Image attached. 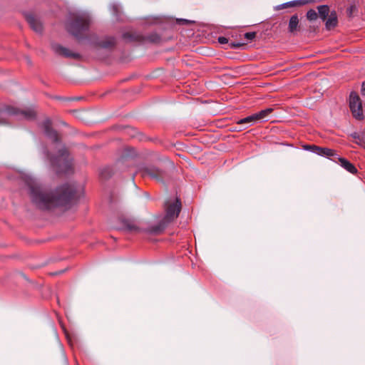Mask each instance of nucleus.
I'll return each mask as SVG.
<instances>
[{
	"instance_id": "obj_5",
	"label": "nucleus",
	"mask_w": 365,
	"mask_h": 365,
	"mask_svg": "<svg viewBox=\"0 0 365 365\" xmlns=\"http://www.w3.org/2000/svg\"><path fill=\"white\" fill-rule=\"evenodd\" d=\"M36 112L32 108L19 110L14 107L0 110V125L10 123L14 120H33L36 118Z\"/></svg>"
},
{
	"instance_id": "obj_16",
	"label": "nucleus",
	"mask_w": 365,
	"mask_h": 365,
	"mask_svg": "<svg viewBox=\"0 0 365 365\" xmlns=\"http://www.w3.org/2000/svg\"><path fill=\"white\" fill-rule=\"evenodd\" d=\"M25 18L30 27L36 33H41L43 26L40 21L32 14H26Z\"/></svg>"
},
{
	"instance_id": "obj_14",
	"label": "nucleus",
	"mask_w": 365,
	"mask_h": 365,
	"mask_svg": "<svg viewBox=\"0 0 365 365\" xmlns=\"http://www.w3.org/2000/svg\"><path fill=\"white\" fill-rule=\"evenodd\" d=\"M51 48L55 53L58 56L73 59H80L81 58V56L79 53L73 52L72 51L66 47H63L60 44H52Z\"/></svg>"
},
{
	"instance_id": "obj_23",
	"label": "nucleus",
	"mask_w": 365,
	"mask_h": 365,
	"mask_svg": "<svg viewBox=\"0 0 365 365\" xmlns=\"http://www.w3.org/2000/svg\"><path fill=\"white\" fill-rule=\"evenodd\" d=\"M113 175V172L111 168L106 167L103 168L100 172V176L102 179L107 180Z\"/></svg>"
},
{
	"instance_id": "obj_3",
	"label": "nucleus",
	"mask_w": 365,
	"mask_h": 365,
	"mask_svg": "<svg viewBox=\"0 0 365 365\" xmlns=\"http://www.w3.org/2000/svg\"><path fill=\"white\" fill-rule=\"evenodd\" d=\"M304 148L307 150H310L320 156L326 157L335 163H339L343 168L351 174H356L358 172L354 164L346 158L339 157L336 151L334 149L319 147L314 145H304Z\"/></svg>"
},
{
	"instance_id": "obj_19",
	"label": "nucleus",
	"mask_w": 365,
	"mask_h": 365,
	"mask_svg": "<svg viewBox=\"0 0 365 365\" xmlns=\"http://www.w3.org/2000/svg\"><path fill=\"white\" fill-rule=\"evenodd\" d=\"M338 24V19L337 16L335 11L331 12L329 14L328 19L326 21V29L327 30H331L334 28H335L337 26Z\"/></svg>"
},
{
	"instance_id": "obj_7",
	"label": "nucleus",
	"mask_w": 365,
	"mask_h": 365,
	"mask_svg": "<svg viewBox=\"0 0 365 365\" xmlns=\"http://www.w3.org/2000/svg\"><path fill=\"white\" fill-rule=\"evenodd\" d=\"M123 38L127 42H138V43H160L162 41L161 36L155 33H151L147 36H143L137 32H125L123 34Z\"/></svg>"
},
{
	"instance_id": "obj_29",
	"label": "nucleus",
	"mask_w": 365,
	"mask_h": 365,
	"mask_svg": "<svg viewBox=\"0 0 365 365\" xmlns=\"http://www.w3.org/2000/svg\"><path fill=\"white\" fill-rule=\"evenodd\" d=\"M361 93L362 96H365V81L362 83Z\"/></svg>"
},
{
	"instance_id": "obj_20",
	"label": "nucleus",
	"mask_w": 365,
	"mask_h": 365,
	"mask_svg": "<svg viewBox=\"0 0 365 365\" xmlns=\"http://www.w3.org/2000/svg\"><path fill=\"white\" fill-rule=\"evenodd\" d=\"M115 39L113 37L109 36L98 43L99 46L104 48H110L115 46Z\"/></svg>"
},
{
	"instance_id": "obj_25",
	"label": "nucleus",
	"mask_w": 365,
	"mask_h": 365,
	"mask_svg": "<svg viewBox=\"0 0 365 365\" xmlns=\"http://www.w3.org/2000/svg\"><path fill=\"white\" fill-rule=\"evenodd\" d=\"M353 143L361 148H365V138H354Z\"/></svg>"
},
{
	"instance_id": "obj_13",
	"label": "nucleus",
	"mask_w": 365,
	"mask_h": 365,
	"mask_svg": "<svg viewBox=\"0 0 365 365\" xmlns=\"http://www.w3.org/2000/svg\"><path fill=\"white\" fill-rule=\"evenodd\" d=\"M108 130L110 132L113 131L110 134L128 135V137H137L141 135L140 132L136 128L130 126L123 127L120 125H114L109 128Z\"/></svg>"
},
{
	"instance_id": "obj_2",
	"label": "nucleus",
	"mask_w": 365,
	"mask_h": 365,
	"mask_svg": "<svg viewBox=\"0 0 365 365\" xmlns=\"http://www.w3.org/2000/svg\"><path fill=\"white\" fill-rule=\"evenodd\" d=\"M57 173H73V158L63 144L61 138H51L48 147L43 150Z\"/></svg>"
},
{
	"instance_id": "obj_30",
	"label": "nucleus",
	"mask_w": 365,
	"mask_h": 365,
	"mask_svg": "<svg viewBox=\"0 0 365 365\" xmlns=\"http://www.w3.org/2000/svg\"><path fill=\"white\" fill-rule=\"evenodd\" d=\"M178 21H179L180 23H182L183 24H187V23H188V21H187V20H186V19H179V20H178Z\"/></svg>"
},
{
	"instance_id": "obj_9",
	"label": "nucleus",
	"mask_w": 365,
	"mask_h": 365,
	"mask_svg": "<svg viewBox=\"0 0 365 365\" xmlns=\"http://www.w3.org/2000/svg\"><path fill=\"white\" fill-rule=\"evenodd\" d=\"M164 208L165 215L162 219L170 225L179 216L182 208L181 201L178 197L170 199L165 202Z\"/></svg>"
},
{
	"instance_id": "obj_17",
	"label": "nucleus",
	"mask_w": 365,
	"mask_h": 365,
	"mask_svg": "<svg viewBox=\"0 0 365 365\" xmlns=\"http://www.w3.org/2000/svg\"><path fill=\"white\" fill-rule=\"evenodd\" d=\"M122 230L128 232H138L140 231V228L137 225L136 222L128 218H123L121 220Z\"/></svg>"
},
{
	"instance_id": "obj_10",
	"label": "nucleus",
	"mask_w": 365,
	"mask_h": 365,
	"mask_svg": "<svg viewBox=\"0 0 365 365\" xmlns=\"http://www.w3.org/2000/svg\"><path fill=\"white\" fill-rule=\"evenodd\" d=\"M273 111V108H267L266 109L262 110L257 113H253L249 116L241 118L237 120V123L239 126L240 129L247 128L249 126H251L259 121L264 120L265 118L268 117V115L272 113Z\"/></svg>"
},
{
	"instance_id": "obj_24",
	"label": "nucleus",
	"mask_w": 365,
	"mask_h": 365,
	"mask_svg": "<svg viewBox=\"0 0 365 365\" xmlns=\"http://www.w3.org/2000/svg\"><path fill=\"white\" fill-rule=\"evenodd\" d=\"M307 18L310 21L315 20L317 18V14L314 10L310 9L307 13Z\"/></svg>"
},
{
	"instance_id": "obj_27",
	"label": "nucleus",
	"mask_w": 365,
	"mask_h": 365,
	"mask_svg": "<svg viewBox=\"0 0 365 365\" xmlns=\"http://www.w3.org/2000/svg\"><path fill=\"white\" fill-rule=\"evenodd\" d=\"M244 44L242 43L231 42V43H230L229 46L231 48H240L241 46H242Z\"/></svg>"
},
{
	"instance_id": "obj_26",
	"label": "nucleus",
	"mask_w": 365,
	"mask_h": 365,
	"mask_svg": "<svg viewBox=\"0 0 365 365\" xmlns=\"http://www.w3.org/2000/svg\"><path fill=\"white\" fill-rule=\"evenodd\" d=\"M244 36L246 39L251 41L256 37V32H247Z\"/></svg>"
},
{
	"instance_id": "obj_12",
	"label": "nucleus",
	"mask_w": 365,
	"mask_h": 365,
	"mask_svg": "<svg viewBox=\"0 0 365 365\" xmlns=\"http://www.w3.org/2000/svg\"><path fill=\"white\" fill-rule=\"evenodd\" d=\"M140 173L143 178L150 177V178L159 182H163L164 178L166 177L165 171L154 166L142 168L140 170Z\"/></svg>"
},
{
	"instance_id": "obj_4",
	"label": "nucleus",
	"mask_w": 365,
	"mask_h": 365,
	"mask_svg": "<svg viewBox=\"0 0 365 365\" xmlns=\"http://www.w3.org/2000/svg\"><path fill=\"white\" fill-rule=\"evenodd\" d=\"M39 126L46 137H62L78 134L74 128H71L64 121H59L58 124L53 127L51 118L48 117L42 120Z\"/></svg>"
},
{
	"instance_id": "obj_28",
	"label": "nucleus",
	"mask_w": 365,
	"mask_h": 365,
	"mask_svg": "<svg viewBox=\"0 0 365 365\" xmlns=\"http://www.w3.org/2000/svg\"><path fill=\"white\" fill-rule=\"evenodd\" d=\"M218 42L221 44L227 43L228 39L226 37L224 36H220L218 38Z\"/></svg>"
},
{
	"instance_id": "obj_1",
	"label": "nucleus",
	"mask_w": 365,
	"mask_h": 365,
	"mask_svg": "<svg viewBox=\"0 0 365 365\" xmlns=\"http://www.w3.org/2000/svg\"><path fill=\"white\" fill-rule=\"evenodd\" d=\"M29 188L32 203L41 210H50L58 207H66L80 197L78 192L81 189L74 185L65 184L55 190H50L35 183H30Z\"/></svg>"
},
{
	"instance_id": "obj_21",
	"label": "nucleus",
	"mask_w": 365,
	"mask_h": 365,
	"mask_svg": "<svg viewBox=\"0 0 365 365\" xmlns=\"http://www.w3.org/2000/svg\"><path fill=\"white\" fill-rule=\"evenodd\" d=\"M299 19L297 15L292 16L289 21V31L291 33L296 32L298 29Z\"/></svg>"
},
{
	"instance_id": "obj_15",
	"label": "nucleus",
	"mask_w": 365,
	"mask_h": 365,
	"mask_svg": "<svg viewBox=\"0 0 365 365\" xmlns=\"http://www.w3.org/2000/svg\"><path fill=\"white\" fill-rule=\"evenodd\" d=\"M168 223H167L165 220L161 219L158 224L150 225L145 228V232L150 235H159L164 232V230L168 227Z\"/></svg>"
},
{
	"instance_id": "obj_22",
	"label": "nucleus",
	"mask_w": 365,
	"mask_h": 365,
	"mask_svg": "<svg viewBox=\"0 0 365 365\" xmlns=\"http://www.w3.org/2000/svg\"><path fill=\"white\" fill-rule=\"evenodd\" d=\"M319 14L323 21L326 20L329 14V8L327 5L319 6L317 8Z\"/></svg>"
},
{
	"instance_id": "obj_18",
	"label": "nucleus",
	"mask_w": 365,
	"mask_h": 365,
	"mask_svg": "<svg viewBox=\"0 0 365 365\" xmlns=\"http://www.w3.org/2000/svg\"><path fill=\"white\" fill-rule=\"evenodd\" d=\"M312 1V0H294L277 6L276 7V10H280L290 7L301 6L307 4H309Z\"/></svg>"
},
{
	"instance_id": "obj_6",
	"label": "nucleus",
	"mask_w": 365,
	"mask_h": 365,
	"mask_svg": "<svg viewBox=\"0 0 365 365\" xmlns=\"http://www.w3.org/2000/svg\"><path fill=\"white\" fill-rule=\"evenodd\" d=\"M90 19L85 15H80L73 17L68 24L67 30L76 38H81L84 33L88 29Z\"/></svg>"
},
{
	"instance_id": "obj_11",
	"label": "nucleus",
	"mask_w": 365,
	"mask_h": 365,
	"mask_svg": "<svg viewBox=\"0 0 365 365\" xmlns=\"http://www.w3.org/2000/svg\"><path fill=\"white\" fill-rule=\"evenodd\" d=\"M349 108L356 119L362 120L364 118L361 101L356 92H351L349 95Z\"/></svg>"
},
{
	"instance_id": "obj_8",
	"label": "nucleus",
	"mask_w": 365,
	"mask_h": 365,
	"mask_svg": "<svg viewBox=\"0 0 365 365\" xmlns=\"http://www.w3.org/2000/svg\"><path fill=\"white\" fill-rule=\"evenodd\" d=\"M138 156L137 150L131 147H125L123 149L120 156L116 162V167L118 169L124 170L135 165L136 158Z\"/></svg>"
}]
</instances>
